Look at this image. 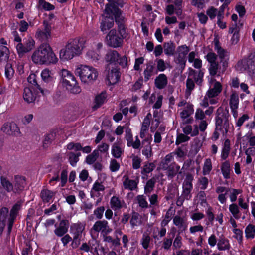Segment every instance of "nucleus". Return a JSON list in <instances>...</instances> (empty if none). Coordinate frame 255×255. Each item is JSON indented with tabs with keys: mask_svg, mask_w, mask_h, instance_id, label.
<instances>
[{
	"mask_svg": "<svg viewBox=\"0 0 255 255\" xmlns=\"http://www.w3.org/2000/svg\"><path fill=\"white\" fill-rule=\"evenodd\" d=\"M74 73L79 77L82 83L86 84L93 83L98 79L99 76V72L96 68L84 64L78 65Z\"/></svg>",
	"mask_w": 255,
	"mask_h": 255,
	"instance_id": "nucleus-5",
	"label": "nucleus"
},
{
	"mask_svg": "<svg viewBox=\"0 0 255 255\" xmlns=\"http://www.w3.org/2000/svg\"><path fill=\"white\" fill-rule=\"evenodd\" d=\"M217 246L219 251H225L230 248L229 241L225 237H220L218 239Z\"/></svg>",
	"mask_w": 255,
	"mask_h": 255,
	"instance_id": "nucleus-37",
	"label": "nucleus"
},
{
	"mask_svg": "<svg viewBox=\"0 0 255 255\" xmlns=\"http://www.w3.org/2000/svg\"><path fill=\"white\" fill-rule=\"evenodd\" d=\"M105 190L104 186L98 181H96L93 184L91 190L90 194L91 197L99 196L100 192H103Z\"/></svg>",
	"mask_w": 255,
	"mask_h": 255,
	"instance_id": "nucleus-30",
	"label": "nucleus"
},
{
	"mask_svg": "<svg viewBox=\"0 0 255 255\" xmlns=\"http://www.w3.org/2000/svg\"><path fill=\"white\" fill-rule=\"evenodd\" d=\"M92 230L95 232H101L102 233L107 234L112 231V229L108 226V223L106 220H100L96 222L93 225Z\"/></svg>",
	"mask_w": 255,
	"mask_h": 255,
	"instance_id": "nucleus-17",
	"label": "nucleus"
},
{
	"mask_svg": "<svg viewBox=\"0 0 255 255\" xmlns=\"http://www.w3.org/2000/svg\"><path fill=\"white\" fill-rule=\"evenodd\" d=\"M209 81V88L206 92L204 98L200 103L203 107H207L209 104H215L218 102V95L221 92L222 86L221 84L215 79V76H212Z\"/></svg>",
	"mask_w": 255,
	"mask_h": 255,
	"instance_id": "nucleus-4",
	"label": "nucleus"
},
{
	"mask_svg": "<svg viewBox=\"0 0 255 255\" xmlns=\"http://www.w3.org/2000/svg\"><path fill=\"white\" fill-rule=\"evenodd\" d=\"M1 130L8 135H17L20 133L19 128L14 122L5 123L1 127Z\"/></svg>",
	"mask_w": 255,
	"mask_h": 255,
	"instance_id": "nucleus-18",
	"label": "nucleus"
},
{
	"mask_svg": "<svg viewBox=\"0 0 255 255\" xmlns=\"http://www.w3.org/2000/svg\"><path fill=\"white\" fill-rule=\"evenodd\" d=\"M151 117V114L150 113H148L144 119L140 132V137H144V135L148 134V131Z\"/></svg>",
	"mask_w": 255,
	"mask_h": 255,
	"instance_id": "nucleus-25",
	"label": "nucleus"
},
{
	"mask_svg": "<svg viewBox=\"0 0 255 255\" xmlns=\"http://www.w3.org/2000/svg\"><path fill=\"white\" fill-rule=\"evenodd\" d=\"M229 118V115L228 112H224L222 108L218 109L216 118V129L219 130L224 129L226 132L230 126Z\"/></svg>",
	"mask_w": 255,
	"mask_h": 255,
	"instance_id": "nucleus-8",
	"label": "nucleus"
},
{
	"mask_svg": "<svg viewBox=\"0 0 255 255\" xmlns=\"http://www.w3.org/2000/svg\"><path fill=\"white\" fill-rule=\"evenodd\" d=\"M51 25L46 21L43 22V27L37 29L35 37L41 41H45L51 37Z\"/></svg>",
	"mask_w": 255,
	"mask_h": 255,
	"instance_id": "nucleus-11",
	"label": "nucleus"
},
{
	"mask_svg": "<svg viewBox=\"0 0 255 255\" xmlns=\"http://www.w3.org/2000/svg\"><path fill=\"white\" fill-rule=\"evenodd\" d=\"M211 250L208 247L202 249L201 248H195L192 250L191 255H209Z\"/></svg>",
	"mask_w": 255,
	"mask_h": 255,
	"instance_id": "nucleus-50",
	"label": "nucleus"
},
{
	"mask_svg": "<svg viewBox=\"0 0 255 255\" xmlns=\"http://www.w3.org/2000/svg\"><path fill=\"white\" fill-rule=\"evenodd\" d=\"M164 128L160 127L155 132L154 134V142L155 144H159L162 141V134L164 131Z\"/></svg>",
	"mask_w": 255,
	"mask_h": 255,
	"instance_id": "nucleus-59",
	"label": "nucleus"
},
{
	"mask_svg": "<svg viewBox=\"0 0 255 255\" xmlns=\"http://www.w3.org/2000/svg\"><path fill=\"white\" fill-rule=\"evenodd\" d=\"M0 179L1 185L3 189L7 192H14V186L7 177L1 176Z\"/></svg>",
	"mask_w": 255,
	"mask_h": 255,
	"instance_id": "nucleus-31",
	"label": "nucleus"
},
{
	"mask_svg": "<svg viewBox=\"0 0 255 255\" xmlns=\"http://www.w3.org/2000/svg\"><path fill=\"white\" fill-rule=\"evenodd\" d=\"M239 102V99L238 94L235 91H232L229 101L230 108L238 109Z\"/></svg>",
	"mask_w": 255,
	"mask_h": 255,
	"instance_id": "nucleus-44",
	"label": "nucleus"
},
{
	"mask_svg": "<svg viewBox=\"0 0 255 255\" xmlns=\"http://www.w3.org/2000/svg\"><path fill=\"white\" fill-rule=\"evenodd\" d=\"M55 193L48 189H43L41 192V197L44 202H49L53 199Z\"/></svg>",
	"mask_w": 255,
	"mask_h": 255,
	"instance_id": "nucleus-41",
	"label": "nucleus"
},
{
	"mask_svg": "<svg viewBox=\"0 0 255 255\" xmlns=\"http://www.w3.org/2000/svg\"><path fill=\"white\" fill-rule=\"evenodd\" d=\"M99 156L98 151L94 150L93 152L87 156L86 158V162L88 164H91L95 162Z\"/></svg>",
	"mask_w": 255,
	"mask_h": 255,
	"instance_id": "nucleus-61",
	"label": "nucleus"
},
{
	"mask_svg": "<svg viewBox=\"0 0 255 255\" xmlns=\"http://www.w3.org/2000/svg\"><path fill=\"white\" fill-rule=\"evenodd\" d=\"M214 45L215 50L217 51L220 59V62L222 64L223 68L222 71L223 72L228 65L229 53L220 46L218 40H214Z\"/></svg>",
	"mask_w": 255,
	"mask_h": 255,
	"instance_id": "nucleus-14",
	"label": "nucleus"
},
{
	"mask_svg": "<svg viewBox=\"0 0 255 255\" xmlns=\"http://www.w3.org/2000/svg\"><path fill=\"white\" fill-rule=\"evenodd\" d=\"M178 111L179 112L183 124H191L193 122V119L191 117L194 112L193 105H187L186 107L179 108Z\"/></svg>",
	"mask_w": 255,
	"mask_h": 255,
	"instance_id": "nucleus-13",
	"label": "nucleus"
},
{
	"mask_svg": "<svg viewBox=\"0 0 255 255\" xmlns=\"http://www.w3.org/2000/svg\"><path fill=\"white\" fill-rule=\"evenodd\" d=\"M164 53L168 56H172L175 54V45L172 42L165 43L163 45Z\"/></svg>",
	"mask_w": 255,
	"mask_h": 255,
	"instance_id": "nucleus-39",
	"label": "nucleus"
},
{
	"mask_svg": "<svg viewBox=\"0 0 255 255\" xmlns=\"http://www.w3.org/2000/svg\"><path fill=\"white\" fill-rule=\"evenodd\" d=\"M9 218L8 209L6 207H2L0 209V222H4L5 225L6 221Z\"/></svg>",
	"mask_w": 255,
	"mask_h": 255,
	"instance_id": "nucleus-56",
	"label": "nucleus"
},
{
	"mask_svg": "<svg viewBox=\"0 0 255 255\" xmlns=\"http://www.w3.org/2000/svg\"><path fill=\"white\" fill-rule=\"evenodd\" d=\"M80 153H74L73 152H70L69 153V162L70 164L72 166H75L77 163V162L79 160V157L80 156Z\"/></svg>",
	"mask_w": 255,
	"mask_h": 255,
	"instance_id": "nucleus-62",
	"label": "nucleus"
},
{
	"mask_svg": "<svg viewBox=\"0 0 255 255\" xmlns=\"http://www.w3.org/2000/svg\"><path fill=\"white\" fill-rule=\"evenodd\" d=\"M107 44L112 47L117 48L122 45L123 39L115 29H112L106 36Z\"/></svg>",
	"mask_w": 255,
	"mask_h": 255,
	"instance_id": "nucleus-12",
	"label": "nucleus"
},
{
	"mask_svg": "<svg viewBox=\"0 0 255 255\" xmlns=\"http://www.w3.org/2000/svg\"><path fill=\"white\" fill-rule=\"evenodd\" d=\"M180 126L182 128L183 132L186 135L195 136L199 133L198 127L197 125H194L193 128H192L190 124H183V122H181Z\"/></svg>",
	"mask_w": 255,
	"mask_h": 255,
	"instance_id": "nucleus-21",
	"label": "nucleus"
},
{
	"mask_svg": "<svg viewBox=\"0 0 255 255\" xmlns=\"http://www.w3.org/2000/svg\"><path fill=\"white\" fill-rule=\"evenodd\" d=\"M173 223L177 227L179 234L187 229V219L185 216L176 215L173 218Z\"/></svg>",
	"mask_w": 255,
	"mask_h": 255,
	"instance_id": "nucleus-16",
	"label": "nucleus"
},
{
	"mask_svg": "<svg viewBox=\"0 0 255 255\" xmlns=\"http://www.w3.org/2000/svg\"><path fill=\"white\" fill-rule=\"evenodd\" d=\"M236 67L239 71H246L251 76H255V53L239 61Z\"/></svg>",
	"mask_w": 255,
	"mask_h": 255,
	"instance_id": "nucleus-6",
	"label": "nucleus"
},
{
	"mask_svg": "<svg viewBox=\"0 0 255 255\" xmlns=\"http://www.w3.org/2000/svg\"><path fill=\"white\" fill-rule=\"evenodd\" d=\"M142 153L146 158H150L152 155V150L151 145H144L142 150Z\"/></svg>",
	"mask_w": 255,
	"mask_h": 255,
	"instance_id": "nucleus-63",
	"label": "nucleus"
},
{
	"mask_svg": "<svg viewBox=\"0 0 255 255\" xmlns=\"http://www.w3.org/2000/svg\"><path fill=\"white\" fill-rule=\"evenodd\" d=\"M206 58L208 62L210 64L209 68L210 74L211 76H219V74H217L218 70V63L216 62V55L213 52H209L206 56Z\"/></svg>",
	"mask_w": 255,
	"mask_h": 255,
	"instance_id": "nucleus-15",
	"label": "nucleus"
},
{
	"mask_svg": "<svg viewBox=\"0 0 255 255\" xmlns=\"http://www.w3.org/2000/svg\"><path fill=\"white\" fill-rule=\"evenodd\" d=\"M151 241V238L149 234L145 232L142 235V238L140 240V243L144 249H147L149 247L150 243Z\"/></svg>",
	"mask_w": 255,
	"mask_h": 255,
	"instance_id": "nucleus-47",
	"label": "nucleus"
},
{
	"mask_svg": "<svg viewBox=\"0 0 255 255\" xmlns=\"http://www.w3.org/2000/svg\"><path fill=\"white\" fill-rule=\"evenodd\" d=\"M190 73L189 74V77H192V74H194L193 77L196 83L200 84L202 82V78L203 77V73L201 71L198 72H195V70L190 69Z\"/></svg>",
	"mask_w": 255,
	"mask_h": 255,
	"instance_id": "nucleus-54",
	"label": "nucleus"
},
{
	"mask_svg": "<svg viewBox=\"0 0 255 255\" xmlns=\"http://www.w3.org/2000/svg\"><path fill=\"white\" fill-rule=\"evenodd\" d=\"M245 233L247 239H253L255 235V226L253 224H249L246 227Z\"/></svg>",
	"mask_w": 255,
	"mask_h": 255,
	"instance_id": "nucleus-48",
	"label": "nucleus"
},
{
	"mask_svg": "<svg viewBox=\"0 0 255 255\" xmlns=\"http://www.w3.org/2000/svg\"><path fill=\"white\" fill-rule=\"evenodd\" d=\"M230 151V141L229 139H226L223 145V147L222 150L221 157L222 159H226L229 154Z\"/></svg>",
	"mask_w": 255,
	"mask_h": 255,
	"instance_id": "nucleus-46",
	"label": "nucleus"
},
{
	"mask_svg": "<svg viewBox=\"0 0 255 255\" xmlns=\"http://www.w3.org/2000/svg\"><path fill=\"white\" fill-rule=\"evenodd\" d=\"M106 99L107 94L106 92L103 91L101 93L98 94L95 98L93 108L94 109H97L101 107L106 101Z\"/></svg>",
	"mask_w": 255,
	"mask_h": 255,
	"instance_id": "nucleus-33",
	"label": "nucleus"
},
{
	"mask_svg": "<svg viewBox=\"0 0 255 255\" xmlns=\"http://www.w3.org/2000/svg\"><path fill=\"white\" fill-rule=\"evenodd\" d=\"M14 73V71L11 64L7 63L5 68V76L6 78L8 80L11 79L13 77Z\"/></svg>",
	"mask_w": 255,
	"mask_h": 255,
	"instance_id": "nucleus-60",
	"label": "nucleus"
},
{
	"mask_svg": "<svg viewBox=\"0 0 255 255\" xmlns=\"http://www.w3.org/2000/svg\"><path fill=\"white\" fill-rule=\"evenodd\" d=\"M90 246V252L93 255H102L104 253V249L103 247L100 245L99 242L95 239H92L89 240Z\"/></svg>",
	"mask_w": 255,
	"mask_h": 255,
	"instance_id": "nucleus-22",
	"label": "nucleus"
},
{
	"mask_svg": "<svg viewBox=\"0 0 255 255\" xmlns=\"http://www.w3.org/2000/svg\"><path fill=\"white\" fill-rule=\"evenodd\" d=\"M31 59L33 63L39 65L55 64L58 61V58L48 43L40 44L33 52Z\"/></svg>",
	"mask_w": 255,
	"mask_h": 255,
	"instance_id": "nucleus-1",
	"label": "nucleus"
},
{
	"mask_svg": "<svg viewBox=\"0 0 255 255\" xmlns=\"http://www.w3.org/2000/svg\"><path fill=\"white\" fill-rule=\"evenodd\" d=\"M9 57V50L5 46L1 45L0 46V61H6Z\"/></svg>",
	"mask_w": 255,
	"mask_h": 255,
	"instance_id": "nucleus-55",
	"label": "nucleus"
},
{
	"mask_svg": "<svg viewBox=\"0 0 255 255\" xmlns=\"http://www.w3.org/2000/svg\"><path fill=\"white\" fill-rule=\"evenodd\" d=\"M221 170L223 177L225 179L230 178V164L228 161H226L222 163L221 167Z\"/></svg>",
	"mask_w": 255,
	"mask_h": 255,
	"instance_id": "nucleus-45",
	"label": "nucleus"
},
{
	"mask_svg": "<svg viewBox=\"0 0 255 255\" xmlns=\"http://www.w3.org/2000/svg\"><path fill=\"white\" fill-rule=\"evenodd\" d=\"M109 146L108 144L103 142L101 144H99L97 146V149L94 150L95 151H98V153L99 154V153L105 154L106 155H108Z\"/></svg>",
	"mask_w": 255,
	"mask_h": 255,
	"instance_id": "nucleus-57",
	"label": "nucleus"
},
{
	"mask_svg": "<svg viewBox=\"0 0 255 255\" xmlns=\"http://www.w3.org/2000/svg\"><path fill=\"white\" fill-rule=\"evenodd\" d=\"M119 54L115 50L108 51L105 56V60L110 63H115L118 61Z\"/></svg>",
	"mask_w": 255,
	"mask_h": 255,
	"instance_id": "nucleus-40",
	"label": "nucleus"
},
{
	"mask_svg": "<svg viewBox=\"0 0 255 255\" xmlns=\"http://www.w3.org/2000/svg\"><path fill=\"white\" fill-rule=\"evenodd\" d=\"M154 69V66L152 64H147L146 67L144 71V78L148 80L153 75V71Z\"/></svg>",
	"mask_w": 255,
	"mask_h": 255,
	"instance_id": "nucleus-58",
	"label": "nucleus"
},
{
	"mask_svg": "<svg viewBox=\"0 0 255 255\" xmlns=\"http://www.w3.org/2000/svg\"><path fill=\"white\" fill-rule=\"evenodd\" d=\"M35 45L34 40L31 37H28L23 39V43H17L15 47L18 55L22 56L31 51L34 48Z\"/></svg>",
	"mask_w": 255,
	"mask_h": 255,
	"instance_id": "nucleus-10",
	"label": "nucleus"
},
{
	"mask_svg": "<svg viewBox=\"0 0 255 255\" xmlns=\"http://www.w3.org/2000/svg\"><path fill=\"white\" fill-rule=\"evenodd\" d=\"M86 56L88 59H91L94 61H97L100 58L99 54L92 50H89L87 52Z\"/></svg>",
	"mask_w": 255,
	"mask_h": 255,
	"instance_id": "nucleus-64",
	"label": "nucleus"
},
{
	"mask_svg": "<svg viewBox=\"0 0 255 255\" xmlns=\"http://www.w3.org/2000/svg\"><path fill=\"white\" fill-rule=\"evenodd\" d=\"M70 92L73 94H79L81 91V89L76 79L64 86Z\"/></svg>",
	"mask_w": 255,
	"mask_h": 255,
	"instance_id": "nucleus-34",
	"label": "nucleus"
},
{
	"mask_svg": "<svg viewBox=\"0 0 255 255\" xmlns=\"http://www.w3.org/2000/svg\"><path fill=\"white\" fill-rule=\"evenodd\" d=\"M85 40L77 37L70 40L64 48L60 50L59 57L61 60L67 61L80 55L85 47Z\"/></svg>",
	"mask_w": 255,
	"mask_h": 255,
	"instance_id": "nucleus-2",
	"label": "nucleus"
},
{
	"mask_svg": "<svg viewBox=\"0 0 255 255\" xmlns=\"http://www.w3.org/2000/svg\"><path fill=\"white\" fill-rule=\"evenodd\" d=\"M121 12L118 8V3L112 0H109L108 3L106 5L105 12L101 23V30L106 33L114 25V17L117 20Z\"/></svg>",
	"mask_w": 255,
	"mask_h": 255,
	"instance_id": "nucleus-3",
	"label": "nucleus"
},
{
	"mask_svg": "<svg viewBox=\"0 0 255 255\" xmlns=\"http://www.w3.org/2000/svg\"><path fill=\"white\" fill-rule=\"evenodd\" d=\"M109 71L107 75V81L108 84L115 85L117 84L120 80V72L115 67H112Z\"/></svg>",
	"mask_w": 255,
	"mask_h": 255,
	"instance_id": "nucleus-20",
	"label": "nucleus"
},
{
	"mask_svg": "<svg viewBox=\"0 0 255 255\" xmlns=\"http://www.w3.org/2000/svg\"><path fill=\"white\" fill-rule=\"evenodd\" d=\"M124 152V148L119 142H115L112 146L111 154L116 158H119Z\"/></svg>",
	"mask_w": 255,
	"mask_h": 255,
	"instance_id": "nucleus-32",
	"label": "nucleus"
},
{
	"mask_svg": "<svg viewBox=\"0 0 255 255\" xmlns=\"http://www.w3.org/2000/svg\"><path fill=\"white\" fill-rule=\"evenodd\" d=\"M122 182L124 189L131 191L136 189L138 183V180L130 179L127 175L123 176Z\"/></svg>",
	"mask_w": 255,
	"mask_h": 255,
	"instance_id": "nucleus-23",
	"label": "nucleus"
},
{
	"mask_svg": "<svg viewBox=\"0 0 255 255\" xmlns=\"http://www.w3.org/2000/svg\"><path fill=\"white\" fill-rule=\"evenodd\" d=\"M14 184V192L23 190L26 185L25 177L19 175L15 176Z\"/></svg>",
	"mask_w": 255,
	"mask_h": 255,
	"instance_id": "nucleus-28",
	"label": "nucleus"
},
{
	"mask_svg": "<svg viewBox=\"0 0 255 255\" xmlns=\"http://www.w3.org/2000/svg\"><path fill=\"white\" fill-rule=\"evenodd\" d=\"M52 71L48 68L44 69L41 73L42 79L46 82H49L52 80Z\"/></svg>",
	"mask_w": 255,
	"mask_h": 255,
	"instance_id": "nucleus-49",
	"label": "nucleus"
},
{
	"mask_svg": "<svg viewBox=\"0 0 255 255\" xmlns=\"http://www.w3.org/2000/svg\"><path fill=\"white\" fill-rule=\"evenodd\" d=\"M173 159L172 153H170L166 155L165 158L161 161L159 164V168L162 170H166L168 169L170 165L169 164Z\"/></svg>",
	"mask_w": 255,
	"mask_h": 255,
	"instance_id": "nucleus-42",
	"label": "nucleus"
},
{
	"mask_svg": "<svg viewBox=\"0 0 255 255\" xmlns=\"http://www.w3.org/2000/svg\"><path fill=\"white\" fill-rule=\"evenodd\" d=\"M229 210L233 217L236 219H239L241 217V213L239 207L236 203H233L229 206Z\"/></svg>",
	"mask_w": 255,
	"mask_h": 255,
	"instance_id": "nucleus-43",
	"label": "nucleus"
},
{
	"mask_svg": "<svg viewBox=\"0 0 255 255\" xmlns=\"http://www.w3.org/2000/svg\"><path fill=\"white\" fill-rule=\"evenodd\" d=\"M110 204L111 208L114 211L119 210L126 205L125 201L117 196L111 197Z\"/></svg>",
	"mask_w": 255,
	"mask_h": 255,
	"instance_id": "nucleus-24",
	"label": "nucleus"
},
{
	"mask_svg": "<svg viewBox=\"0 0 255 255\" xmlns=\"http://www.w3.org/2000/svg\"><path fill=\"white\" fill-rule=\"evenodd\" d=\"M69 224L67 220H61L59 226L54 230L55 235L58 237L64 236L67 232Z\"/></svg>",
	"mask_w": 255,
	"mask_h": 255,
	"instance_id": "nucleus-26",
	"label": "nucleus"
},
{
	"mask_svg": "<svg viewBox=\"0 0 255 255\" xmlns=\"http://www.w3.org/2000/svg\"><path fill=\"white\" fill-rule=\"evenodd\" d=\"M167 78L164 74H159L155 80L156 86L160 89L164 88L167 84Z\"/></svg>",
	"mask_w": 255,
	"mask_h": 255,
	"instance_id": "nucleus-35",
	"label": "nucleus"
},
{
	"mask_svg": "<svg viewBox=\"0 0 255 255\" xmlns=\"http://www.w3.org/2000/svg\"><path fill=\"white\" fill-rule=\"evenodd\" d=\"M228 192L229 193L230 201L233 203L236 201L238 195L242 193V190L240 189L232 188L228 189Z\"/></svg>",
	"mask_w": 255,
	"mask_h": 255,
	"instance_id": "nucleus-51",
	"label": "nucleus"
},
{
	"mask_svg": "<svg viewBox=\"0 0 255 255\" xmlns=\"http://www.w3.org/2000/svg\"><path fill=\"white\" fill-rule=\"evenodd\" d=\"M180 169V167L176 163L174 162L170 164L168 167L167 170V175L168 177L173 178L178 173H181V172H179Z\"/></svg>",
	"mask_w": 255,
	"mask_h": 255,
	"instance_id": "nucleus-38",
	"label": "nucleus"
},
{
	"mask_svg": "<svg viewBox=\"0 0 255 255\" xmlns=\"http://www.w3.org/2000/svg\"><path fill=\"white\" fill-rule=\"evenodd\" d=\"M60 74L62 77L61 81L64 86L76 79L74 76L66 69H62Z\"/></svg>",
	"mask_w": 255,
	"mask_h": 255,
	"instance_id": "nucleus-29",
	"label": "nucleus"
},
{
	"mask_svg": "<svg viewBox=\"0 0 255 255\" xmlns=\"http://www.w3.org/2000/svg\"><path fill=\"white\" fill-rule=\"evenodd\" d=\"M249 198H246L243 195L239 196L238 200V206L240 207L245 213L249 211Z\"/></svg>",
	"mask_w": 255,
	"mask_h": 255,
	"instance_id": "nucleus-36",
	"label": "nucleus"
},
{
	"mask_svg": "<svg viewBox=\"0 0 255 255\" xmlns=\"http://www.w3.org/2000/svg\"><path fill=\"white\" fill-rule=\"evenodd\" d=\"M190 51V48L186 44L177 47L174 56V62L181 68H184L186 62V57Z\"/></svg>",
	"mask_w": 255,
	"mask_h": 255,
	"instance_id": "nucleus-9",
	"label": "nucleus"
},
{
	"mask_svg": "<svg viewBox=\"0 0 255 255\" xmlns=\"http://www.w3.org/2000/svg\"><path fill=\"white\" fill-rule=\"evenodd\" d=\"M23 98L24 101L28 103L33 102L36 98V94L34 92L33 88H25L23 91Z\"/></svg>",
	"mask_w": 255,
	"mask_h": 255,
	"instance_id": "nucleus-27",
	"label": "nucleus"
},
{
	"mask_svg": "<svg viewBox=\"0 0 255 255\" xmlns=\"http://www.w3.org/2000/svg\"><path fill=\"white\" fill-rule=\"evenodd\" d=\"M21 205L20 203H17L12 207L10 211L8 219V229L9 232H11L13 222L17 215L18 211L21 209Z\"/></svg>",
	"mask_w": 255,
	"mask_h": 255,
	"instance_id": "nucleus-19",
	"label": "nucleus"
},
{
	"mask_svg": "<svg viewBox=\"0 0 255 255\" xmlns=\"http://www.w3.org/2000/svg\"><path fill=\"white\" fill-rule=\"evenodd\" d=\"M193 179V177L190 175L188 174L186 176L185 180L183 184V189L188 190L191 191L192 189V181Z\"/></svg>",
	"mask_w": 255,
	"mask_h": 255,
	"instance_id": "nucleus-53",
	"label": "nucleus"
},
{
	"mask_svg": "<svg viewBox=\"0 0 255 255\" xmlns=\"http://www.w3.org/2000/svg\"><path fill=\"white\" fill-rule=\"evenodd\" d=\"M212 165L211 159L207 158L205 160L203 167V174L204 175L209 174L212 170Z\"/></svg>",
	"mask_w": 255,
	"mask_h": 255,
	"instance_id": "nucleus-52",
	"label": "nucleus"
},
{
	"mask_svg": "<svg viewBox=\"0 0 255 255\" xmlns=\"http://www.w3.org/2000/svg\"><path fill=\"white\" fill-rule=\"evenodd\" d=\"M85 223L79 221L70 225L69 232L73 237L71 243L73 248H77L80 244L83 235L85 234Z\"/></svg>",
	"mask_w": 255,
	"mask_h": 255,
	"instance_id": "nucleus-7",
	"label": "nucleus"
}]
</instances>
